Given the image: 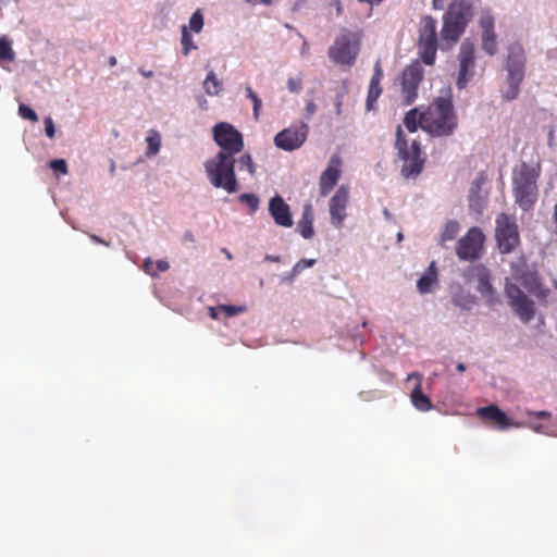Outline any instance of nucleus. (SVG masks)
Instances as JSON below:
<instances>
[{"instance_id": "nucleus-40", "label": "nucleus", "mask_w": 557, "mask_h": 557, "mask_svg": "<svg viewBox=\"0 0 557 557\" xmlns=\"http://www.w3.org/2000/svg\"><path fill=\"white\" fill-rule=\"evenodd\" d=\"M18 114L25 119V120H28V121H32V122H37L38 121V115L37 113L28 106L24 104V103H21L18 106Z\"/></svg>"}, {"instance_id": "nucleus-36", "label": "nucleus", "mask_w": 557, "mask_h": 557, "mask_svg": "<svg viewBox=\"0 0 557 557\" xmlns=\"http://www.w3.org/2000/svg\"><path fill=\"white\" fill-rule=\"evenodd\" d=\"M480 26L483 33H493L494 32V16L488 12H482L480 17Z\"/></svg>"}, {"instance_id": "nucleus-10", "label": "nucleus", "mask_w": 557, "mask_h": 557, "mask_svg": "<svg viewBox=\"0 0 557 557\" xmlns=\"http://www.w3.org/2000/svg\"><path fill=\"white\" fill-rule=\"evenodd\" d=\"M495 237L502 253L513 251L520 243L516 218L506 213L498 214L496 218Z\"/></svg>"}, {"instance_id": "nucleus-3", "label": "nucleus", "mask_w": 557, "mask_h": 557, "mask_svg": "<svg viewBox=\"0 0 557 557\" xmlns=\"http://www.w3.org/2000/svg\"><path fill=\"white\" fill-rule=\"evenodd\" d=\"M362 38L361 29L342 27L333 45L329 48L330 60L345 69H350L360 53Z\"/></svg>"}, {"instance_id": "nucleus-7", "label": "nucleus", "mask_w": 557, "mask_h": 557, "mask_svg": "<svg viewBox=\"0 0 557 557\" xmlns=\"http://www.w3.org/2000/svg\"><path fill=\"white\" fill-rule=\"evenodd\" d=\"M395 148L399 159L404 162L401 168L403 175L407 178L418 176L424 168L421 146L417 140H413L410 146L408 145L401 125H397L396 128Z\"/></svg>"}, {"instance_id": "nucleus-48", "label": "nucleus", "mask_w": 557, "mask_h": 557, "mask_svg": "<svg viewBox=\"0 0 557 557\" xmlns=\"http://www.w3.org/2000/svg\"><path fill=\"white\" fill-rule=\"evenodd\" d=\"M343 98H344V94L343 92L338 94L336 96L335 109H336V114L337 115L342 114Z\"/></svg>"}, {"instance_id": "nucleus-5", "label": "nucleus", "mask_w": 557, "mask_h": 557, "mask_svg": "<svg viewBox=\"0 0 557 557\" xmlns=\"http://www.w3.org/2000/svg\"><path fill=\"white\" fill-rule=\"evenodd\" d=\"M540 165L533 166L525 162L521 163L513 173V195L518 206L524 210H530L537 199L536 181L540 176Z\"/></svg>"}, {"instance_id": "nucleus-47", "label": "nucleus", "mask_w": 557, "mask_h": 557, "mask_svg": "<svg viewBox=\"0 0 557 557\" xmlns=\"http://www.w3.org/2000/svg\"><path fill=\"white\" fill-rule=\"evenodd\" d=\"M45 133L49 138H53L55 135V127L51 116L45 119Z\"/></svg>"}, {"instance_id": "nucleus-20", "label": "nucleus", "mask_w": 557, "mask_h": 557, "mask_svg": "<svg viewBox=\"0 0 557 557\" xmlns=\"http://www.w3.org/2000/svg\"><path fill=\"white\" fill-rule=\"evenodd\" d=\"M476 413L483 420L494 421L502 430L508 429L509 426H518L517 423H513L507 414L495 405L481 407L476 410Z\"/></svg>"}, {"instance_id": "nucleus-51", "label": "nucleus", "mask_w": 557, "mask_h": 557, "mask_svg": "<svg viewBox=\"0 0 557 557\" xmlns=\"http://www.w3.org/2000/svg\"><path fill=\"white\" fill-rule=\"evenodd\" d=\"M245 1L251 5H258V4L270 5L272 3V0H245Z\"/></svg>"}, {"instance_id": "nucleus-15", "label": "nucleus", "mask_w": 557, "mask_h": 557, "mask_svg": "<svg viewBox=\"0 0 557 557\" xmlns=\"http://www.w3.org/2000/svg\"><path fill=\"white\" fill-rule=\"evenodd\" d=\"M308 133L309 126L306 123L292 125L275 135L274 144L284 151H294L305 144Z\"/></svg>"}, {"instance_id": "nucleus-8", "label": "nucleus", "mask_w": 557, "mask_h": 557, "mask_svg": "<svg viewBox=\"0 0 557 557\" xmlns=\"http://www.w3.org/2000/svg\"><path fill=\"white\" fill-rule=\"evenodd\" d=\"M213 139L220 147L218 153L235 157L244 149V138L239 131L232 124L220 122L213 126Z\"/></svg>"}, {"instance_id": "nucleus-25", "label": "nucleus", "mask_w": 557, "mask_h": 557, "mask_svg": "<svg viewBox=\"0 0 557 557\" xmlns=\"http://www.w3.org/2000/svg\"><path fill=\"white\" fill-rule=\"evenodd\" d=\"M412 405L420 411H429L432 409L431 399L422 393L420 384L416 386L411 393Z\"/></svg>"}, {"instance_id": "nucleus-44", "label": "nucleus", "mask_w": 557, "mask_h": 557, "mask_svg": "<svg viewBox=\"0 0 557 557\" xmlns=\"http://www.w3.org/2000/svg\"><path fill=\"white\" fill-rule=\"evenodd\" d=\"M382 78H383V69L381 66V61L377 60L373 67V75L370 79V84L381 85Z\"/></svg>"}, {"instance_id": "nucleus-35", "label": "nucleus", "mask_w": 557, "mask_h": 557, "mask_svg": "<svg viewBox=\"0 0 557 557\" xmlns=\"http://www.w3.org/2000/svg\"><path fill=\"white\" fill-rule=\"evenodd\" d=\"M246 96H247V98H249L251 100V102H252V110H253V117L256 120H258L259 115H260V110H261L262 102H261L260 98L256 95V92L252 90V88L250 86L246 87Z\"/></svg>"}, {"instance_id": "nucleus-12", "label": "nucleus", "mask_w": 557, "mask_h": 557, "mask_svg": "<svg viewBox=\"0 0 557 557\" xmlns=\"http://www.w3.org/2000/svg\"><path fill=\"white\" fill-rule=\"evenodd\" d=\"M505 295L509 306L523 323H529L534 318V302L516 284L507 282Z\"/></svg>"}, {"instance_id": "nucleus-29", "label": "nucleus", "mask_w": 557, "mask_h": 557, "mask_svg": "<svg viewBox=\"0 0 557 557\" xmlns=\"http://www.w3.org/2000/svg\"><path fill=\"white\" fill-rule=\"evenodd\" d=\"M381 95H382L381 85L369 84L368 95H367V100H366L367 111H372L375 109V102L377 101V99L380 98Z\"/></svg>"}, {"instance_id": "nucleus-58", "label": "nucleus", "mask_w": 557, "mask_h": 557, "mask_svg": "<svg viewBox=\"0 0 557 557\" xmlns=\"http://www.w3.org/2000/svg\"><path fill=\"white\" fill-rule=\"evenodd\" d=\"M359 2H368L370 4L380 3L383 0H358Z\"/></svg>"}, {"instance_id": "nucleus-33", "label": "nucleus", "mask_w": 557, "mask_h": 557, "mask_svg": "<svg viewBox=\"0 0 557 557\" xmlns=\"http://www.w3.org/2000/svg\"><path fill=\"white\" fill-rule=\"evenodd\" d=\"M181 44H182V47H183V53L184 55H187L190 50L193 49H196L197 47L194 45V41H193V37L191 35L188 33L187 30V27L184 25L182 27V38H181Z\"/></svg>"}, {"instance_id": "nucleus-45", "label": "nucleus", "mask_w": 557, "mask_h": 557, "mask_svg": "<svg viewBox=\"0 0 557 557\" xmlns=\"http://www.w3.org/2000/svg\"><path fill=\"white\" fill-rule=\"evenodd\" d=\"M531 428L536 433H543L546 435L557 436V426L553 428V426H546L544 424H533Z\"/></svg>"}, {"instance_id": "nucleus-24", "label": "nucleus", "mask_w": 557, "mask_h": 557, "mask_svg": "<svg viewBox=\"0 0 557 557\" xmlns=\"http://www.w3.org/2000/svg\"><path fill=\"white\" fill-rule=\"evenodd\" d=\"M170 268L166 260L153 261L151 258H146L143 263V270L150 276H158L160 272H165Z\"/></svg>"}, {"instance_id": "nucleus-19", "label": "nucleus", "mask_w": 557, "mask_h": 557, "mask_svg": "<svg viewBox=\"0 0 557 557\" xmlns=\"http://www.w3.org/2000/svg\"><path fill=\"white\" fill-rule=\"evenodd\" d=\"M269 211L277 225L283 227H290L293 225L289 206L281 196L276 195L270 199Z\"/></svg>"}, {"instance_id": "nucleus-56", "label": "nucleus", "mask_w": 557, "mask_h": 557, "mask_svg": "<svg viewBox=\"0 0 557 557\" xmlns=\"http://www.w3.org/2000/svg\"><path fill=\"white\" fill-rule=\"evenodd\" d=\"M336 13H337V15H342V13H343V8H342V4L339 1H337V3H336Z\"/></svg>"}, {"instance_id": "nucleus-42", "label": "nucleus", "mask_w": 557, "mask_h": 557, "mask_svg": "<svg viewBox=\"0 0 557 557\" xmlns=\"http://www.w3.org/2000/svg\"><path fill=\"white\" fill-rule=\"evenodd\" d=\"M49 166L55 172H60L64 175L67 174V164L64 159H53L50 161Z\"/></svg>"}, {"instance_id": "nucleus-37", "label": "nucleus", "mask_w": 557, "mask_h": 557, "mask_svg": "<svg viewBox=\"0 0 557 557\" xmlns=\"http://www.w3.org/2000/svg\"><path fill=\"white\" fill-rule=\"evenodd\" d=\"M237 162L239 163L240 168H246L247 171L251 176H255L257 173V166L252 161V158L249 153H243Z\"/></svg>"}, {"instance_id": "nucleus-23", "label": "nucleus", "mask_w": 557, "mask_h": 557, "mask_svg": "<svg viewBox=\"0 0 557 557\" xmlns=\"http://www.w3.org/2000/svg\"><path fill=\"white\" fill-rule=\"evenodd\" d=\"M297 230L306 239H309L313 236V213L310 205L305 206L301 219L298 221Z\"/></svg>"}, {"instance_id": "nucleus-52", "label": "nucleus", "mask_w": 557, "mask_h": 557, "mask_svg": "<svg viewBox=\"0 0 557 557\" xmlns=\"http://www.w3.org/2000/svg\"><path fill=\"white\" fill-rule=\"evenodd\" d=\"M90 239L97 244H101V245H104V246H109V243L104 242L102 238H100L99 236L97 235H90Z\"/></svg>"}, {"instance_id": "nucleus-32", "label": "nucleus", "mask_w": 557, "mask_h": 557, "mask_svg": "<svg viewBox=\"0 0 557 557\" xmlns=\"http://www.w3.org/2000/svg\"><path fill=\"white\" fill-rule=\"evenodd\" d=\"M239 202L247 206L251 213L259 209V198L255 194H242L238 198Z\"/></svg>"}, {"instance_id": "nucleus-54", "label": "nucleus", "mask_w": 557, "mask_h": 557, "mask_svg": "<svg viewBox=\"0 0 557 557\" xmlns=\"http://www.w3.org/2000/svg\"><path fill=\"white\" fill-rule=\"evenodd\" d=\"M139 73H140L144 77H146V78H150V77H152V76H153V72H152V71H150V70H149V71H146V70H144V69H139Z\"/></svg>"}, {"instance_id": "nucleus-55", "label": "nucleus", "mask_w": 557, "mask_h": 557, "mask_svg": "<svg viewBox=\"0 0 557 557\" xmlns=\"http://www.w3.org/2000/svg\"><path fill=\"white\" fill-rule=\"evenodd\" d=\"M218 311H219L218 307L216 308L211 307L210 308V317L212 319H218Z\"/></svg>"}, {"instance_id": "nucleus-11", "label": "nucleus", "mask_w": 557, "mask_h": 557, "mask_svg": "<svg viewBox=\"0 0 557 557\" xmlns=\"http://www.w3.org/2000/svg\"><path fill=\"white\" fill-rule=\"evenodd\" d=\"M419 54L422 62L433 65L437 52L436 20L425 16L422 20L418 39Z\"/></svg>"}, {"instance_id": "nucleus-1", "label": "nucleus", "mask_w": 557, "mask_h": 557, "mask_svg": "<svg viewBox=\"0 0 557 557\" xmlns=\"http://www.w3.org/2000/svg\"><path fill=\"white\" fill-rule=\"evenodd\" d=\"M458 127V114L454 107L453 92L447 88L422 112V131L432 137L451 136Z\"/></svg>"}, {"instance_id": "nucleus-4", "label": "nucleus", "mask_w": 557, "mask_h": 557, "mask_svg": "<svg viewBox=\"0 0 557 557\" xmlns=\"http://www.w3.org/2000/svg\"><path fill=\"white\" fill-rule=\"evenodd\" d=\"M236 159L225 153H216L205 162V171L210 184L215 188L224 189L227 194L238 190V182L235 174Z\"/></svg>"}, {"instance_id": "nucleus-53", "label": "nucleus", "mask_w": 557, "mask_h": 557, "mask_svg": "<svg viewBox=\"0 0 557 557\" xmlns=\"http://www.w3.org/2000/svg\"><path fill=\"white\" fill-rule=\"evenodd\" d=\"M445 0H433L432 4L435 10H442L444 8Z\"/></svg>"}, {"instance_id": "nucleus-27", "label": "nucleus", "mask_w": 557, "mask_h": 557, "mask_svg": "<svg viewBox=\"0 0 557 557\" xmlns=\"http://www.w3.org/2000/svg\"><path fill=\"white\" fill-rule=\"evenodd\" d=\"M203 89L209 96H218L222 90V83L218 79L212 70L207 74L203 81Z\"/></svg>"}, {"instance_id": "nucleus-30", "label": "nucleus", "mask_w": 557, "mask_h": 557, "mask_svg": "<svg viewBox=\"0 0 557 557\" xmlns=\"http://www.w3.org/2000/svg\"><path fill=\"white\" fill-rule=\"evenodd\" d=\"M482 48L490 55H494L496 53L497 40L495 32L482 34Z\"/></svg>"}, {"instance_id": "nucleus-9", "label": "nucleus", "mask_w": 557, "mask_h": 557, "mask_svg": "<svg viewBox=\"0 0 557 557\" xmlns=\"http://www.w3.org/2000/svg\"><path fill=\"white\" fill-rule=\"evenodd\" d=\"M511 276L540 300L545 299L550 293V290L542 284L537 272L531 270L524 259H519L518 262L511 264Z\"/></svg>"}, {"instance_id": "nucleus-60", "label": "nucleus", "mask_w": 557, "mask_h": 557, "mask_svg": "<svg viewBox=\"0 0 557 557\" xmlns=\"http://www.w3.org/2000/svg\"><path fill=\"white\" fill-rule=\"evenodd\" d=\"M457 370H458L459 372H465V371H466V366H465L463 363H461V362H460V363H458V364H457Z\"/></svg>"}, {"instance_id": "nucleus-49", "label": "nucleus", "mask_w": 557, "mask_h": 557, "mask_svg": "<svg viewBox=\"0 0 557 557\" xmlns=\"http://www.w3.org/2000/svg\"><path fill=\"white\" fill-rule=\"evenodd\" d=\"M315 109H317V106L313 101L307 102L306 112H307L308 116L312 115L315 112Z\"/></svg>"}, {"instance_id": "nucleus-34", "label": "nucleus", "mask_w": 557, "mask_h": 557, "mask_svg": "<svg viewBox=\"0 0 557 557\" xmlns=\"http://www.w3.org/2000/svg\"><path fill=\"white\" fill-rule=\"evenodd\" d=\"M246 96H247V98H249L251 100V102H252V110H253V117L256 120H258L259 115H260V110H261L262 102H261L260 98L256 95V92L252 90V88L250 86L246 87Z\"/></svg>"}, {"instance_id": "nucleus-14", "label": "nucleus", "mask_w": 557, "mask_h": 557, "mask_svg": "<svg viewBox=\"0 0 557 557\" xmlns=\"http://www.w3.org/2000/svg\"><path fill=\"white\" fill-rule=\"evenodd\" d=\"M475 48L473 42H471L469 39H466L460 48L458 53V62H459V69H458V75L456 85L459 89H463L468 83L472 79L474 76V69H475Z\"/></svg>"}, {"instance_id": "nucleus-13", "label": "nucleus", "mask_w": 557, "mask_h": 557, "mask_svg": "<svg viewBox=\"0 0 557 557\" xmlns=\"http://www.w3.org/2000/svg\"><path fill=\"white\" fill-rule=\"evenodd\" d=\"M485 236L479 227H471L458 240L456 255L460 260L470 261L480 258Z\"/></svg>"}, {"instance_id": "nucleus-59", "label": "nucleus", "mask_w": 557, "mask_h": 557, "mask_svg": "<svg viewBox=\"0 0 557 557\" xmlns=\"http://www.w3.org/2000/svg\"><path fill=\"white\" fill-rule=\"evenodd\" d=\"M109 65L110 66L116 65V58L115 57L112 55V57L109 58Z\"/></svg>"}, {"instance_id": "nucleus-18", "label": "nucleus", "mask_w": 557, "mask_h": 557, "mask_svg": "<svg viewBox=\"0 0 557 557\" xmlns=\"http://www.w3.org/2000/svg\"><path fill=\"white\" fill-rule=\"evenodd\" d=\"M348 200L349 188L345 185H342L330 200L329 207L331 222L336 227H341L343 225L344 220L346 219V208L348 205Z\"/></svg>"}, {"instance_id": "nucleus-17", "label": "nucleus", "mask_w": 557, "mask_h": 557, "mask_svg": "<svg viewBox=\"0 0 557 557\" xmlns=\"http://www.w3.org/2000/svg\"><path fill=\"white\" fill-rule=\"evenodd\" d=\"M343 161L338 154H333L326 169L322 172L319 181L320 196L326 197L336 186L341 173Z\"/></svg>"}, {"instance_id": "nucleus-43", "label": "nucleus", "mask_w": 557, "mask_h": 557, "mask_svg": "<svg viewBox=\"0 0 557 557\" xmlns=\"http://www.w3.org/2000/svg\"><path fill=\"white\" fill-rule=\"evenodd\" d=\"M287 88L290 92H299L302 89V77H289L287 81Z\"/></svg>"}, {"instance_id": "nucleus-16", "label": "nucleus", "mask_w": 557, "mask_h": 557, "mask_svg": "<svg viewBox=\"0 0 557 557\" xmlns=\"http://www.w3.org/2000/svg\"><path fill=\"white\" fill-rule=\"evenodd\" d=\"M422 79L423 69L419 61H413L405 67L401 75V94L405 104L409 106L414 102Z\"/></svg>"}, {"instance_id": "nucleus-31", "label": "nucleus", "mask_w": 557, "mask_h": 557, "mask_svg": "<svg viewBox=\"0 0 557 557\" xmlns=\"http://www.w3.org/2000/svg\"><path fill=\"white\" fill-rule=\"evenodd\" d=\"M146 140L148 144L146 154L148 157L157 154L161 147V137L159 133L156 131H151Z\"/></svg>"}, {"instance_id": "nucleus-21", "label": "nucleus", "mask_w": 557, "mask_h": 557, "mask_svg": "<svg viewBox=\"0 0 557 557\" xmlns=\"http://www.w3.org/2000/svg\"><path fill=\"white\" fill-rule=\"evenodd\" d=\"M478 290L486 298L488 304L499 302L498 295L491 284L490 274L485 270L480 271L478 274Z\"/></svg>"}, {"instance_id": "nucleus-38", "label": "nucleus", "mask_w": 557, "mask_h": 557, "mask_svg": "<svg viewBox=\"0 0 557 557\" xmlns=\"http://www.w3.org/2000/svg\"><path fill=\"white\" fill-rule=\"evenodd\" d=\"M203 27V15L200 10L195 11L189 18V28L195 32H201Z\"/></svg>"}, {"instance_id": "nucleus-57", "label": "nucleus", "mask_w": 557, "mask_h": 557, "mask_svg": "<svg viewBox=\"0 0 557 557\" xmlns=\"http://www.w3.org/2000/svg\"><path fill=\"white\" fill-rule=\"evenodd\" d=\"M184 237L186 240H190V242L194 240V235L190 232H186Z\"/></svg>"}, {"instance_id": "nucleus-50", "label": "nucleus", "mask_w": 557, "mask_h": 557, "mask_svg": "<svg viewBox=\"0 0 557 557\" xmlns=\"http://www.w3.org/2000/svg\"><path fill=\"white\" fill-rule=\"evenodd\" d=\"M530 416H534L540 419H546V418L550 417V412L542 410V411L532 412V413H530Z\"/></svg>"}, {"instance_id": "nucleus-39", "label": "nucleus", "mask_w": 557, "mask_h": 557, "mask_svg": "<svg viewBox=\"0 0 557 557\" xmlns=\"http://www.w3.org/2000/svg\"><path fill=\"white\" fill-rule=\"evenodd\" d=\"M14 53L11 45L5 39H0V61L1 60H13Z\"/></svg>"}, {"instance_id": "nucleus-2", "label": "nucleus", "mask_w": 557, "mask_h": 557, "mask_svg": "<svg viewBox=\"0 0 557 557\" xmlns=\"http://www.w3.org/2000/svg\"><path fill=\"white\" fill-rule=\"evenodd\" d=\"M473 17L472 0H453L443 16L442 40L453 46L465 33Z\"/></svg>"}, {"instance_id": "nucleus-61", "label": "nucleus", "mask_w": 557, "mask_h": 557, "mask_svg": "<svg viewBox=\"0 0 557 557\" xmlns=\"http://www.w3.org/2000/svg\"><path fill=\"white\" fill-rule=\"evenodd\" d=\"M226 256H227V258H228V259H231V258H232V256H231V253H230V252H226Z\"/></svg>"}, {"instance_id": "nucleus-6", "label": "nucleus", "mask_w": 557, "mask_h": 557, "mask_svg": "<svg viewBox=\"0 0 557 557\" xmlns=\"http://www.w3.org/2000/svg\"><path fill=\"white\" fill-rule=\"evenodd\" d=\"M506 70V88L503 90L502 95L506 101H510L518 97L520 84L524 79L525 74L524 50L518 42L511 44L508 47Z\"/></svg>"}, {"instance_id": "nucleus-28", "label": "nucleus", "mask_w": 557, "mask_h": 557, "mask_svg": "<svg viewBox=\"0 0 557 557\" xmlns=\"http://www.w3.org/2000/svg\"><path fill=\"white\" fill-rule=\"evenodd\" d=\"M459 224L456 221H448L440 237V245L444 246L446 242L454 240L459 233Z\"/></svg>"}, {"instance_id": "nucleus-46", "label": "nucleus", "mask_w": 557, "mask_h": 557, "mask_svg": "<svg viewBox=\"0 0 557 557\" xmlns=\"http://www.w3.org/2000/svg\"><path fill=\"white\" fill-rule=\"evenodd\" d=\"M315 260L314 259H310V260H307V259H302L300 261H298L294 268H293V273L294 274H297L299 273L300 271H302L304 269L306 268H309V267H312L314 264Z\"/></svg>"}, {"instance_id": "nucleus-22", "label": "nucleus", "mask_w": 557, "mask_h": 557, "mask_svg": "<svg viewBox=\"0 0 557 557\" xmlns=\"http://www.w3.org/2000/svg\"><path fill=\"white\" fill-rule=\"evenodd\" d=\"M437 283V269L435 261H432L426 272L418 280L417 288L421 294L432 290V286Z\"/></svg>"}, {"instance_id": "nucleus-26", "label": "nucleus", "mask_w": 557, "mask_h": 557, "mask_svg": "<svg viewBox=\"0 0 557 557\" xmlns=\"http://www.w3.org/2000/svg\"><path fill=\"white\" fill-rule=\"evenodd\" d=\"M404 125L410 133L417 132L419 127L422 129V112L419 113L418 108L409 110L405 114Z\"/></svg>"}, {"instance_id": "nucleus-41", "label": "nucleus", "mask_w": 557, "mask_h": 557, "mask_svg": "<svg viewBox=\"0 0 557 557\" xmlns=\"http://www.w3.org/2000/svg\"><path fill=\"white\" fill-rule=\"evenodd\" d=\"M219 311L223 312L225 317H234L242 312H244L245 308L239 306H232V305H220L218 307Z\"/></svg>"}]
</instances>
